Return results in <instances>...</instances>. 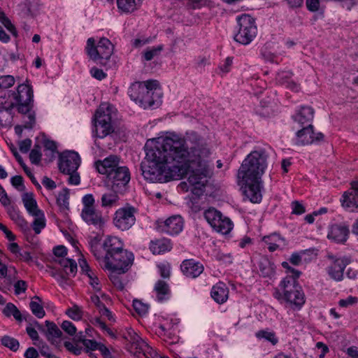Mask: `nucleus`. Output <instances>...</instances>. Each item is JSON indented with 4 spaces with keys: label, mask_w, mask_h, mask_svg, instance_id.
<instances>
[{
    "label": "nucleus",
    "mask_w": 358,
    "mask_h": 358,
    "mask_svg": "<svg viewBox=\"0 0 358 358\" xmlns=\"http://www.w3.org/2000/svg\"><path fill=\"white\" fill-rule=\"evenodd\" d=\"M145 157L141 170L151 182L178 180L189 173L190 191L199 196L213 175L211 151L206 140L195 131L185 138L176 135L148 140L145 145Z\"/></svg>",
    "instance_id": "1"
},
{
    "label": "nucleus",
    "mask_w": 358,
    "mask_h": 358,
    "mask_svg": "<svg viewBox=\"0 0 358 358\" xmlns=\"http://www.w3.org/2000/svg\"><path fill=\"white\" fill-rule=\"evenodd\" d=\"M268 154L263 149L251 152L243 160L238 172V179L242 185L246 199L252 203L262 201V176L267 167Z\"/></svg>",
    "instance_id": "2"
},
{
    "label": "nucleus",
    "mask_w": 358,
    "mask_h": 358,
    "mask_svg": "<svg viewBox=\"0 0 358 358\" xmlns=\"http://www.w3.org/2000/svg\"><path fill=\"white\" fill-rule=\"evenodd\" d=\"M268 154L263 149L251 152L243 160L238 172V179L242 185L246 199L252 203L262 201V176L267 167Z\"/></svg>",
    "instance_id": "3"
},
{
    "label": "nucleus",
    "mask_w": 358,
    "mask_h": 358,
    "mask_svg": "<svg viewBox=\"0 0 358 358\" xmlns=\"http://www.w3.org/2000/svg\"><path fill=\"white\" fill-rule=\"evenodd\" d=\"M97 171L106 175L108 183L115 192L122 193L130 181V172L124 166H120V158L116 155H110L103 160L95 162Z\"/></svg>",
    "instance_id": "4"
},
{
    "label": "nucleus",
    "mask_w": 358,
    "mask_h": 358,
    "mask_svg": "<svg viewBox=\"0 0 358 358\" xmlns=\"http://www.w3.org/2000/svg\"><path fill=\"white\" fill-rule=\"evenodd\" d=\"M128 94L144 108L157 106L161 103L162 92L157 80L134 83L129 88Z\"/></svg>",
    "instance_id": "5"
},
{
    "label": "nucleus",
    "mask_w": 358,
    "mask_h": 358,
    "mask_svg": "<svg viewBox=\"0 0 358 358\" xmlns=\"http://www.w3.org/2000/svg\"><path fill=\"white\" fill-rule=\"evenodd\" d=\"M282 266L292 275H287L280 282L279 287L283 292L284 300L296 308H301L305 303V295L297 282L301 272L292 268L289 263L283 262Z\"/></svg>",
    "instance_id": "6"
},
{
    "label": "nucleus",
    "mask_w": 358,
    "mask_h": 358,
    "mask_svg": "<svg viewBox=\"0 0 358 358\" xmlns=\"http://www.w3.org/2000/svg\"><path fill=\"white\" fill-rule=\"evenodd\" d=\"M85 50L87 56L97 64L105 66L113 52V45L106 38H101L95 45L94 38L87 41Z\"/></svg>",
    "instance_id": "7"
},
{
    "label": "nucleus",
    "mask_w": 358,
    "mask_h": 358,
    "mask_svg": "<svg viewBox=\"0 0 358 358\" xmlns=\"http://www.w3.org/2000/svg\"><path fill=\"white\" fill-rule=\"evenodd\" d=\"M80 164L79 155L74 151H66L59 155V171L69 176L68 182L71 185H77L80 178L77 170Z\"/></svg>",
    "instance_id": "8"
},
{
    "label": "nucleus",
    "mask_w": 358,
    "mask_h": 358,
    "mask_svg": "<svg viewBox=\"0 0 358 358\" xmlns=\"http://www.w3.org/2000/svg\"><path fill=\"white\" fill-rule=\"evenodd\" d=\"M238 29L234 36L236 41L243 44H249L257 34V27L255 20L247 14L241 15L237 17Z\"/></svg>",
    "instance_id": "9"
},
{
    "label": "nucleus",
    "mask_w": 358,
    "mask_h": 358,
    "mask_svg": "<svg viewBox=\"0 0 358 358\" xmlns=\"http://www.w3.org/2000/svg\"><path fill=\"white\" fill-rule=\"evenodd\" d=\"M112 106L101 104L95 114V134L96 137L104 138L113 131L111 124L110 111Z\"/></svg>",
    "instance_id": "10"
},
{
    "label": "nucleus",
    "mask_w": 358,
    "mask_h": 358,
    "mask_svg": "<svg viewBox=\"0 0 358 358\" xmlns=\"http://www.w3.org/2000/svg\"><path fill=\"white\" fill-rule=\"evenodd\" d=\"M203 216L207 222L217 232L227 234L233 229L231 220L215 208L211 207L206 210Z\"/></svg>",
    "instance_id": "11"
},
{
    "label": "nucleus",
    "mask_w": 358,
    "mask_h": 358,
    "mask_svg": "<svg viewBox=\"0 0 358 358\" xmlns=\"http://www.w3.org/2000/svg\"><path fill=\"white\" fill-rule=\"evenodd\" d=\"M134 261V255L125 250H120L105 260V267L118 273H126Z\"/></svg>",
    "instance_id": "12"
},
{
    "label": "nucleus",
    "mask_w": 358,
    "mask_h": 358,
    "mask_svg": "<svg viewBox=\"0 0 358 358\" xmlns=\"http://www.w3.org/2000/svg\"><path fill=\"white\" fill-rule=\"evenodd\" d=\"M15 101V106L17 111L22 114H27L33 108V90L27 85H18L17 92L13 94Z\"/></svg>",
    "instance_id": "13"
},
{
    "label": "nucleus",
    "mask_w": 358,
    "mask_h": 358,
    "mask_svg": "<svg viewBox=\"0 0 358 358\" xmlns=\"http://www.w3.org/2000/svg\"><path fill=\"white\" fill-rule=\"evenodd\" d=\"M135 213L136 209L133 207L119 208L114 214L113 224L122 231L129 229L135 224Z\"/></svg>",
    "instance_id": "14"
},
{
    "label": "nucleus",
    "mask_w": 358,
    "mask_h": 358,
    "mask_svg": "<svg viewBox=\"0 0 358 358\" xmlns=\"http://www.w3.org/2000/svg\"><path fill=\"white\" fill-rule=\"evenodd\" d=\"M324 138L322 133L315 134L313 131V127L311 124L304 126L296 133V143L297 145H309L316 142H320Z\"/></svg>",
    "instance_id": "15"
},
{
    "label": "nucleus",
    "mask_w": 358,
    "mask_h": 358,
    "mask_svg": "<svg viewBox=\"0 0 358 358\" xmlns=\"http://www.w3.org/2000/svg\"><path fill=\"white\" fill-rule=\"evenodd\" d=\"M351 185V188L343 193L341 203L346 211L355 212L358 208V182L354 181Z\"/></svg>",
    "instance_id": "16"
},
{
    "label": "nucleus",
    "mask_w": 358,
    "mask_h": 358,
    "mask_svg": "<svg viewBox=\"0 0 358 358\" xmlns=\"http://www.w3.org/2000/svg\"><path fill=\"white\" fill-rule=\"evenodd\" d=\"M159 229L170 235H175L182 231L183 220L180 215L171 216L164 222L159 223Z\"/></svg>",
    "instance_id": "17"
},
{
    "label": "nucleus",
    "mask_w": 358,
    "mask_h": 358,
    "mask_svg": "<svg viewBox=\"0 0 358 358\" xmlns=\"http://www.w3.org/2000/svg\"><path fill=\"white\" fill-rule=\"evenodd\" d=\"M80 215L82 219L88 225H93L96 228H101L105 224V219L101 212L96 210L95 208L82 210Z\"/></svg>",
    "instance_id": "18"
},
{
    "label": "nucleus",
    "mask_w": 358,
    "mask_h": 358,
    "mask_svg": "<svg viewBox=\"0 0 358 358\" xmlns=\"http://www.w3.org/2000/svg\"><path fill=\"white\" fill-rule=\"evenodd\" d=\"M181 271L188 278H195L203 271V266L201 263L194 259H185L182 262Z\"/></svg>",
    "instance_id": "19"
},
{
    "label": "nucleus",
    "mask_w": 358,
    "mask_h": 358,
    "mask_svg": "<svg viewBox=\"0 0 358 358\" xmlns=\"http://www.w3.org/2000/svg\"><path fill=\"white\" fill-rule=\"evenodd\" d=\"M349 234L347 227L340 224L332 225L327 234V238L335 243H341L346 241Z\"/></svg>",
    "instance_id": "20"
},
{
    "label": "nucleus",
    "mask_w": 358,
    "mask_h": 358,
    "mask_svg": "<svg viewBox=\"0 0 358 358\" xmlns=\"http://www.w3.org/2000/svg\"><path fill=\"white\" fill-rule=\"evenodd\" d=\"M123 249V244L120 239L116 236L107 238L103 243V250L105 251L104 259L109 258L113 253Z\"/></svg>",
    "instance_id": "21"
},
{
    "label": "nucleus",
    "mask_w": 358,
    "mask_h": 358,
    "mask_svg": "<svg viewBox=\"0 0 358 358\" xmlns=\"http://www.w3.org/2000/svg\"><path fill=\"white\" fill-rule=\"evenodd\" d=\"M126 338L131 342L132 345L136 347L137 350L136 353H143V355H145L146 350L149 349V346L146 342H145L131 328L127 329Z\"/></svg>",
    "instance_id": "22"
},
{
    "label": "nucleus",
    "mask_w": 358,
    "mask_h": 358,
    "mask_svg": "<svg viewBox=\"0 0 358 358\" xmlns=\"http://www.w3.org/2000/svg\"><path fill=\"white\" fill-rule=\"evenodd\" d=\"M210 295L215 301L222 304L228 299L229 289L224 282H219L212 287Z\"/></svg>",
    "instance_id": "23"
},
{
    "label": "nucleus",
    "mask_w": 358,
    "mask_h": 358,
    "mask_svg": "<svg viewBox=\"0 0 358 358\" xmlns=\"http://www.w3.org/2000/svg\"><path fill=\"white\" fill-rule=\"evenodd\" d=\"M348 264L347 259H337L331 266L328 268V273L335 280H341L343 278V271Z\"/></svg>",
    "instance_id": "24"
},
{
    "label": "nucleus",
    "mask_w": 358,
    "mask_h": 358,
    "mask_svg": "<svg viewBox=\"0 0 358 358\" xmlns=\"http://www.w3.org/2000/svg\"><path fill=\"white\" fill-rule=\"evenodd\" d=\"M314 117V110L310 106H303L301 109L293 116L295 122H298L301 126L305 124L308 125L311 124Z\"/></svg>",
    "instance_id": "25"
},
{
    "label": "nucleus",
    "mask_w": 358,
    "mask_h": 358,
    "mask_svg": "<svg viewBox=\"0 0 358 358\" xmlns=\"http://www.w3.org/2000/svg\"><path fill=\"white\" fill-rule=\"evenodd\" d=\"M22 200L24 208L31 215L38 213V211H42L38 208V204L31 192H26L22 195Z\"/></svg>",
    "instance_id": "26"
},
{
    "label": "nucleus",
    "mask_w": 358,
    "mask_h": 358,
    "mask_svg": "<svg viewBox=\"0 0 358 358\" xmlns=\"http://www.w3.org/2000/svg\"><path fill=\"white\" fill-rule=\"evenodd\" d=\"M263 242L267 245L270 252H274L277 249L285 245V240L276 234L264 236Z\"/></svg>",
    "instance_id": "27"
},
{
    "label": "nucleus",
    "mask_w": 358,
    "mask_h": 358,
    "mask_svg": "<svg viewBox=\"0 0 358 358\" xmlns=\"http://www.w3.org/2000/svg\"><path fill=\"white\" fill-rule=\"evenodd\" d=\"M5 207L6 208L7 213L10 218L14 221L19 227L24 230L29 228L28 222L20 215V211L15 206H11L10 203L9 206Z\"/></svg>",
    "instance_id": "28"
},
{
    "label": "nucleus",
    "mask_w": 358,
    "mask_h": 358,
    "mask_svg": "<svg viewBox=\"0 0 358 358\" xmlns=\"http://www.w3.org/2000/svg\"><path fill=\"white\" fill-rule=\"evenodd\" d=\"M45 325L47 327V331L45 332V336L47 337V339L52 345L57 343V339H59L61 338V336L62 335V331L52 322L46 320Z\"/></svg>",
    "instance_id": "29"
},
{
    "label": "nucleus",
    "mask_w": 358,
    "mask_h": 358,
    "mask_svg": "<svg viewBox=\"0 0 358 358\" xmlns=\"http://www.w3.org/2000/svg\"><path fill=\"white\" fill-rule=\"evenodd\" d=\"M172 248L171 243L168 239H160L155 241H151L150 249L153 254H161L170 251Z\"/></svg>",
    "instance_id": "30"
},
{
    "label": "nucleus",
    "mask_w": 358,
    "mask_h": 358,
    "mask_svg": "<svg viewBox=\"0 0 358 358\" xmlns=\"http://www.w3.org/2000/svg\"><path fill=\"white\" fill-rule=\"evenodd\" d=\"M58 263L62 267L67 278L75 276L77 272V264L73 259L62 258L58 260Z\"/></svg>",
    "instance_id": "31"
},
{
    "label": "nucleus",
    "mask_w": 358,
    "mask_h": 358,
    "mask_svg": "<svg viewBox=\"0 0 358 358\" xmlns=\"http://www.w3.org/2000/svg\"><path fill=\"white\" fill-rule=\"evenodd\" d=\"M30 309L32 313L38 318H43L45 312L42 305V299L38 296H34L29 303Z\"/></svg>",
    "instance_id": "32"
},
{
    "label": "nucleus",
    "mask_w": 358,
    "mask_h": 358,
    "mask_svg": "<svg viewBox=\"0 0 358 358\" xmlns=\"http://www.w3.org/2000/svg\"><path fill=\"white\" fill-rule=\"evenodd\" d=\"M117 7L124 13H131L137 9L141 0H117Z\"/></svg>",
    "instance_id": "33"
},
{
    "label": "nucleus",
    "mask_w": 358,
    "mask_h": 358,
    "mask_svg": "<svg viewBox=\"0 0 358 358\" xmlns=\"http://www.w3.org/2000/svg\"><path fill=\"white\" fill-rule=\"evenodd\" d=\"M155 291L158 301L165 300L166 296L169 295L170 289L169 285L164 280H158L155 285Z\"/></svg>",
    "instance_id": "34"
},
{
    "label": "nucleus",
    "mask_w": 358,
    "mask_h": 358,
    "mask_svg": "<svg viewBox=\"0 0 358 358\" xmlns=\"http://www.w3.org/2000/svg\"><path fill=\"white\" fill-rule=\"evenodd\" d=\"M32 216L34 217V220L31 224V227L35 234H38L46 224L44 213L43 211H38V213H35Z\"/></svg>",
    "instance_id": "35"
},
{
    "label": "nucleus",
    "mask_w": 358,
    "mask_h": 358,
    "mask_svg": "<svg viewBox=\"0 0 358 358\" xmlns=\"http://www.w3.org/2000/svg\"><path fill=\"white\" fill-rule=\"evenodd\" d=\"M77 340L78 341L83 343L85 348L86 352H89V351L99 350V347L102 345L101 343H99L94 340L86 339L85 336L82 335L77 336Z\"/></svg>",
    "instance_id": "36"
},
{
    "label": "nucleus",
    "mask_w": 358,
    "mask_h": 358,
    "mask_svg": "<svg viewBox=\"0 0 358 358\" xmlns=\"http://www.w3.org/2000/svg\"><path fill=\"white\" fill-rule=\"evenodd\" d=\"M99 238L98 237H94L89 241V245L91 249V252L93 253L96 259H101L103 257V254L101 250V246L99 243Z\"/></svg>",
    "instance_id": "37"
},
{
    "label": "nucleus",
    "mask_w": 358,
    "mask_h": 358,
    "mask_svg": "<svg viewBox=\"0 0 358 358\" xmlns=\"http://www.w3.org/2000/svg\"><path fill=\"white\" fill-rule=\"evenodd\" d=\"M69 193L67 189H63L58 194L57 203L60 210H66L69 209Z\"/></svg>",
    "instance_id": "38"
},
{
    "label": "nucleus",
    "mask_w": 358,
    "mask_h": 358,
    "mask_svg": "<svg viewBox=\"0 0 358 358\" xmlns=\"http://www.w3.org/2000/svg\"><path fill=\"white\" fill-rule=\"evenodd\" d=\"M255 336L257 338L264 339L271 343L273 345L278 342V339L276 337L275 334L273 331H270L268 330L258 331L256 332Z\"/></svg>",
    "instance_id": "39"
},
{
    "label": "nucleus",
    "mask_w": 358,
    "mask_h": 358,
    "mask_svg": "<svg viewBox=\"0 0 358 358\" xmlns=\"http://www.w3.org/2000/svg\"><path fill=\"white\" fill-rule=\"evenodd\" d=\"M3 314L6 317H10L13 315L14 318L17 321H22V315L17 308L13 303H8L6 304L3 310Z\"/></svg>",
    "instance_id": "40"
},
{
    "label": "nucleus",
    "mask_w": 358,
    "mask_h": 358,
    "mask_svg": "<svg viewBox=\"0 0 358 358\" xmlns=\"http://www.w3.org/2000/svg\"><path fill=\"white\" fill-rule=\"evenodd\" d=\"M1 343L4 347L9 348L13 352H16L20 347L18 341L9 336H3L1 339Z\"/></svg>",
    "instance_id": "41"
},
{
    "label": "nucleus",
    "mask_w": 358,
    "mask_h": 358,
    "mask_svg": "<svg viewBox=\"0 0 358 358\" xmlns=\"http://www.w3.org/2000/svg\"><path fill=\"white\" fill-rule=\"evenodd\" d=\"M117 192L106 193L101 196V206L103 207H110L118 200Z\"/></svg>",
    "instance_id": "42"
},
{
    "label": "nucleus",
    "mask_w": 358,
    "mask_h": 358,
    "mask_svg": "<svg viewBox=\"0 0 358 358\" xmlns=\"http://www.w3.org/2000/svg\"><path fill=\"white\" fill-rule=\"evenodd\" d=\"M162 50V45H159L157 47H152L151 48L146 49L143 53L144 59L145 61L152 60L154 57L158 56Z\"/></svg>",
    "instance_id": "43"
},
{
    "label": "nucleus",
    "mask_w": 358,
    "mask_h": 358,
    "mask_svg": "<svg viewBox=\"0 0 358 358\" xmlns=\"http://www.w3.org/2000/svg\"><path fill=\"white\" fill-rule=\"evenodd\" d=\"M88 273L85 274L89 278V283L93 287V289L99 292L101 290V285L97 274L94 271H88Z\"/></svg>",
    "instance_id": "44"
},
{
    "label": "nucleus",
    "mask_w": 358,
    "mask_h": 358,
    "mask_svg": "<svg viewBox=\"0 0 358 358\" xmlns=\"http://www.w3.org/2000/svg\"><path fill=\"white\" fill-rule=\"evenodd\" d=\"M66 313L69 317L74 320H79L83 317V312L81 309L76 305H74L72 308L67 309Z\"/></svg>",
    "instance_id": "45"
},
{
    "label": "nucleus",
    "mask_w": 358,
    "mask_h": 358,
    "mask_svg": "<svg viewBox=\"0 0 358 358\" xmlns=\"http://www.w3.org/2000/svg\"><path fill=\"white\" fill-rule=\"evenodd\" d=\"M292 73L290 71H280L277 73L276 81L282 85H285L289 80H292Z\"/></svg>",
    "instance_id": "46"
},
{
    "label": "nucleus",
    "mask_w": 358,
    "mask_h": 358,
    "mask_svg": "<svg viewBox=\"0 0 358 358\" xmlns=\"http://www.w3.org/2000/svg\"><path fill=\"white\" fill-rule=\"evenodd\" d=\"M15 84V78L13 76L6 75L0 76V89H8Z\"/></svg>",
    "instance_id": "47"
},
{
    "label": "nucleus",
    "mask_w": 358,
    "mask_h": 358,
    "mask_svg": "<svg viewBox=\"0 0 358 358\" xmlns=\"http://www.w3.org/2000/svg\"><path fill=\"white\" fill-rule=\"evenodd\" d=\"M259 269L263 275H269L273 271L272 266L268 259H263L259 262Z\"/></svg>",
    "instance_id": "48"
},
{
    "label": "nucleus",
    "mask_w": 358,
    "mask_h": 358,
    "mask_svg": "<svg viewBox=\"0 0 358 358\" xmlns=\"http://www.w3.org/2000/svg\"><path fill=\"white\" fill-rule=\"evenodd\" d=\"M28 115L24 117L23 127L24 129H31L36 123L35 113L29 111Z\"/></svg>",
    "instance_id": "49"
},
{
    "label": "nucleus",
    "mask_w": 358,
    "mask_h": 358,
    "mask_svg": "<svg viewBox=\"0 0 358 358\" xmlns=\"http://www.w3.org/2000/svg\"><path fill=\"white\" fill-rule=\"evenodd\" d=\"M29 159L31 163L35 164H39L41 159V153L39 150V146L36 145L34 148L31 150L29 154Z\"/></svg>",
    "instance_id": "50"
},
{
    "label": "nucleus",
    "mask_w": 358,
    "mask_h": 358,
    "mask_svg": "<svg viewBox=\"0 0 358 358\" xmlns=\"http://www.w3.org/2000/svg\"><path fill=\"white\" fill-rule=\"evenodd\" d=\"M133 307L139 315H145L148 311V306L137 299L133 301Z\"/></svg>",
    "instance_id": "51"
},
{
    "label": "nucleus",
    "mask_w": 358,
    "mask_h": 358,
    "mask_svg": "<svg viewBox=\"0 0 358 358\" xmlns=\"http://www.w3.org/2000/svg\"><path fill=\"white\" fill-rule=\"evenodd\" d=\"M12 185L18 191L22 192L25 189V187L23 183V178L20 176H15L11 178L10 180Z\"/></svg>",
    "instance_id": "52"
},
{
    "label": "nucleus",
    "mask_w": 358,
    "mask_h": 358,
    "mask_svg": "<svg viewBox=\"0 0 358 358\" xmlns=\"http://www.w3.org/2000/svg\"><path fill=\"white\" fill-rule=\"evenodd\" d=\"M64 347L75 355H79L83 351V348L78 344H73L69 341L64 342Z\"/></svg>",
    "instance_id": "53"
},
{
    "label": "nucleus",
    "mask_w": 358,
    "mask_h": 358,
    "mask_svg": "<svg viewBox=\"0 0 358 358\" xmlns=\"http://www.w3.org/2000/svg\"><path fill=\"white\" fill-rule=\"evenodd\" d=\"M82 202L83 208L82 210L90 209L94 207V199L92 194H87L83 197Z\"/></svg>",
    "instance_id": "54"
},
{
    "label": "nucleus",
    "mask_w": 358,
    "mask_h": 358,
    "mask_svg": "<svg viewBox=\"0 0 358 358\" xmlns=\"http://www.w3.org/2000/svg\"><path fill=\"white\" fill-rule=\"evenodd\" d=\"M110 271L111 273L109 275L110 280L116 287H117L120 289H122L124 288V285L118 275L120 273L115 272L114 271Z\"/></svg>",
    "instance_id": "55"
},
{
    "label": "nucleus",
    "mask_w": 358,
    "mask_h": 358,
    "mask_svg": "<svg viewBox=\"0 0 358 358\" xmlns=\"http://www.w3.org/2000/svg\"><path fill=\"white\" fill-rule=\"evenodd\" d=\"M62 329L70 336L75 335L76 332V328L72 322L69 321H64L61 325Z\"/></svg>",
    "instance_id": "56"
},
{
    "label": "nucleus",
    "mask_w": 358,
    "mask_h": 358,
    "mask_svg": "<svg viewBox=\"0 0 358 358\" xmlns=\"http://www.w3.org/2000/svg\"><path fill=\"white\" fill-rule=\"evenodd\" d=\"M292 213L296 215H301L306 212L305 207L303 204L297 201L292 203Z\"/></svg>",
    "instance_id": "57"
},
{
    "label": "nucleus",
    "mask_w": 358,
    "mask_h": 358,
    "mask_svg": "<svg viewBox=\"0 0 358 358\" xmlns=\"http://www.w3.org/2000/svg\"><path fill=\"white\" fill-rule=\"evenodd\" d=\"M27 285L25 281L22 280H17L14 285L15 294L19 295L21 293L24 292L27 289Z\"/></svg>",
    "instance_id": "58"
},
{
    "label": "nucleus",
    "mask_w": 358,
    "mask_h": 358,
    "mask_svg": "<svg viewBox=\"0 0 358 358\" xmlns=\"http://www.w3.org/2000/svg\"><path fill=\"white\" fill-rule=\"evenodd\" d=\"M31 146V141L29 138H26L19 142L20 150L23 152H27Z\"/></svg>",
    "instance_id": "59"
},
{
    "label": "nucleus",
    "mask_w": 358,
    "mask_h": 358,
    "mask_svg": "<svg viewBox=\"0 0 358 358\" xmlns=\"http://www.w3.org/2000/svg\"><path fill=\"white\" fill-rule=\"evenodd\" d=\"M0 202L3 206H8L10 203V199L8 196L4 189L0 185Z\"/></svg>",
    "instance_id": "60"
},
{
    "label": "nucleus",
    "mask_w": 358,
    "mask_h": 358,
    "mask_svg": "<svg viewBox=\"0 0 358 358\" xmlns=\"http://www.w3.org/2000/svg\"><path fill=\"white\" fill-rule=\"evenodd\" d=\"M232 65V58L227 57L224 64L220 66V69L223 74H226L229 72L231 66Z\"/></svg>",
    "instance_id": "61"
},
{
    "label": "nucleus",
    "mask_w": 358,
    "mask_h": 358,
    "mask_svg": "<svg viewBox=\"0 0 358 358\" xmlns=\"http://www.w3.org/2000/svg\"><path fill=\"white\" fill-rule=\"evenodd\" d=\"M306 7L308 10L312 12H315L319 10L320 1L319 0H306Z\"/></svg>",
    "instance_id": "62"
},
{
    "label": "nucleus",
    "mask_w": 358,
    "mask_h": 358,
    "mask_svg": "<svg viewBox=\"0 0 358 358\" xmlns=\"http://www.w3.org/2000/svg\"><path fill=\"white\" fill-rule=\"evenodd\" d=\"M90 73L94 78L99 80H101L106 76V74L102 70L96 67L91 69Z\"/></svg>",
    "instance_id": "63"
},
{
    "label": "nucleus",
    "mask_w": 358,
    "mask_h": 358,
    "mask_svg": "<svg viewBox=\"0 0 358 358\" xmlns=\"http://www.w3.org/2000/svg\"><path fill=\"white\" fill-rule=\"evenodd\" d=\"M357 301V299L355 296H348L345 299H341L339 301V305L341 307H348L349 306L355 304Z\"/></svg>",
    "instance_id": "64"
}]
</instances>
